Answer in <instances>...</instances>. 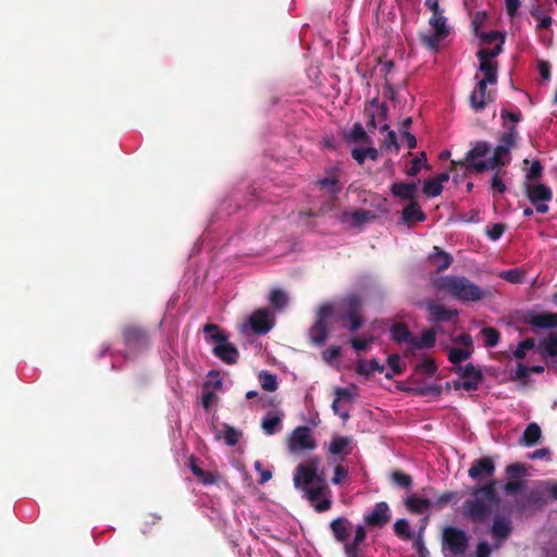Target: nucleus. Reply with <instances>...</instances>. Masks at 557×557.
Wrapping results in <instances>:
<instances>
[{
	"mask_svg": "<svg viewBox=\"0 0 557 557\" xmlns=\"http://www.w3.org/2000/svg\"><path fill=\"white\" fill-rule=\"evenodd\" d=\"M504 126L508 132L503 135L500 144L494 149L491 154L490 146L486 143H476L473 148L467 153L466 165L475 172H483L496 170L510 160V149L513 147L518 133L515 124L520 121V112L502 111Z\"/></svg>",
	"mask_w": 557,
	"mask_h": 557,
	"instance_id": "1",
	"label": "nucleus"
},
{
	"mask_svg": "<svg viewBox=\"0 0 557 557\" xmlns=\"http://www.w3.org/2000/svg\"><path fill=\"white\" fill-rule=\"evenodd\" d=\"M320 459L311 457L298 465L294 473V484L306 493L307 498L318 511H325L331 507L330 490L324 482L323 474H319Z\"/></svg>",
	"mask_w": 557,
	"mask_h": 557,
	"instance_id": "2",
	"label": "nucleus"
},
{
	"mask_svg": "<svg viewBox=\"0 0 557 557\" xmlns=\"http://www.w3.org/2000/svg\"><path fill=\"white\" fill-rule=\"evenodd\" d=\"M503 50V39L493 48H481L478 51L480 61L479 71L483 74L482 78H478V84L470 96V102L473 109L482 110L486 103L492 100V91H487V85H496L497 83V66L494 59Z\"/></svg>",
	"mask_w": 557,
	"mask_h": 557,
	"instance_id": "3",
	"label": "nucleus"
},
{
	"mask_svg": "<svg viewBox=\"0 0 557 557\" xmlns=\"http://www.w3.org/2000/svg\"><path fill=\"white\" fill-rule=\"evenodd\" d=\"M347 305L350 309V312L347 315H339L335 312V308L332 305H324L319 309L318 320L309 333L310 338L314 344L321 345L325 342L329 334V324L333 322L342 321L343 325L351 332L361 326L362 320L356 310L358 307L357 299L349 298Z\"/></svg>",
	"mask_w": 557,
	"mask_h": 557,
	"instance_id": "4",
	"label": "nucleus"
},
{
	"mask_svg": "<svg viewBox=\"0 0 557 557\" xmlns=\"http://www.w3.org/2000/svg\"><path fill=\"white\" fill-rule=\"evenodd\" d=\"M497 503L493 482L475 487L463 504L462 516L474 523L484 522Z\"/></svg>",
	"mask_w": 557,
	"mask_h": 557,
	"instance_id": "5",
	"label": "nucleus"
},
{
	"mask_svg": "<svg viewBox=\"0 0 557 557\" xmlns=\"http://www.w3.org/2000/svg\"><path fill=\"white\" fill-rule=\"evenodd\" d=\"M437 290L460 301H478L485 297V292L465 276L446 275L435 281Z\"/></svg>",
	"mask_w": 557,
	"mask_h": 557,
	"instance_id": "6",
	"label": "nucleus"
},
{
	"mask_svg": "<svg viewBox=\"0 0 557 557\" xmlns=\"http://www.w3.org/2000/svg\"><path fill=\"white\" fill-rule=\"evenodd\" d=\"M469 537L465 531L446 527L443 530V554L444 557H465L468 548Z\"/></svg>",
	"mask_w": 557,
	"mask_h": 557,
	"instance_id": "7",
	"label": "nucleus"
},
{
	"mask_svg": "<svg viewBox=\"0 0 557 557\" xmlns=\"http://www.w3.org/2000/svg\"><path fill=\"white\" fill-rule=\"evenodd\" d=\"M203 331L211 333V338L214 342L213 351L216 357L227 363H235L237 361L238 350L227 341L223 332L212 324L205 325Z\"/></svg>",
	"mask_w": 557,
	"mask_h": 557,
	"instance_id": "8",
	"label": "nucleus"
},
{
	"mask_svg": "<svg viewBox=\"0 0 557 557\" xmlns=\"http://www.w3.org/2000/svg\"><path fill=\"white\" fill-rule=\"evenodd\" d=\"M524 190L539 213L548 211V202L553 198V191L547 185L541 182H524Z\"/></svg>",
	"mask_w": 557,
	"mask_h": 557,
	"instance_id": "9",
	"label": "nucleus"
},
{
	"mask_svg": "<svg viewBox=\"0 0 557 557\" xmlns=\"http://www.w3.org/2000/svg\"><path fill=\"white\" fill-rule=\"evenodd\" d=\"M287 447L292 454L313 450L317 447V441L311 429L308 426L296 428L287 437Z\"/></svg>",
	"mask_w": 557,
	"mask_h": 557,
	"instance_id": "10",
	"label": "nucleus"
},
{
	"mask_svg": "<svg viewBox=\"0 0 557 557\" xmlns=\"http://www.w3.org/2000/svg\"><path fill=\"white\" fill-rule=\"evenodd\" d=\"M473 351L472 338L468 334H461L453 339L451 346L448 348V359L453 364L458 366L466 361Z\"/></svg>",
	"mask_w": 557,
	"mask_h": 557,
	"instance_id": "11",
	"label": "nucleus"
},
{
	"mask_svg": "<svg viewBox=\"0 0 557 557\" xmlns=\"http://www.w3.org/2000/svg\"><path fill=\"white\" fill-rule=\"evenodd\" d=\"M273 313L269 309H259L242 325V332H246L250 327L257 334H264L273 327Z\"/></svg>",
	"mask_w": 557,
	"mask_h": 557,
	"instance_id": "12",
	"label": "nucleus"
},
{
	"mask_svg": "<svg viewBox=\"0 0 557 557\" xmlns=\"http://www.w3.org/2000/svg\"><path fill=\"white\" fill-rule=\"evenodd\" d=\"M544 495H548L554 499H557V484L545 481L537 485L536 491L531 493L527 502L522 504V509L540 508L544 505Z\"/></svg>",
	"mask_w": 557,
	"mask_h": 557,
	"instance_id": "13",
	"label": "nucleus"
},
{
	"mask_svg": "<svg viewBox=\"0 0 557 557\" xmlns=\"http://www.w3.org/2000/svg\"><path fill=\"white\" fill-rule=\"evenodd\" d=\"M335 398L332 404L333 412L343 420L349 418V406L355 398V392L351 388L337 387L334 391Z\"/></svg>",
	"mask_w": 557,
	"mask_h": 557,
	"instance_id": "14",
	"label": "nucleus"
},
{
	"mask_svg": "<svg viewBox=\"0 0 557 557\" xmlns=\"http://www.w3.org/2000/svg\"><path fill=\"white\" fill-rule=\"evenodd\" d=\"M487 18V15L484 11H478L474 13L472 17V28L475 34L481 40L482 45H490L494 41H496L495 46L500 42L503 39V42L505 41V37L503 34H500L497 30H493L490 33H483L481 32V27L484 25L485 21Z\"/></svg>",
	"mask_w": 557,
	"mask_h": 557,
	"instance_id": "15",
	"label": "nucleus"
},
{
	"mask_svg": "<svg viewBox=\"0 0 557 557\" xmlns=\"http://www.w3.org/2000/svg\"><path fill=\"white\" fill-rule=\"evenodd\" d=\"M458 381L456 382V386L462 388L465 391H474L478 388L482 376L478 369H475L472 364H467L465 367L458 366Z\"/></svg>",
	"mask_w": 557,
	"mask_h": 557,
	"instance_id": "16",
	"label": "nucleus"
},
{
	"mask_svg": "<svg viewBox=\"0 0 557 557\" xmlns=\"http://www.w3.org/2000/svg\"><path fill=\"white\" fill-rule=\"evenodd\" d=\"M430 26L434 30V34L430 37H425V41L431 48H435L440 41L448 35L446 17L443 15V11L432 14Z\"/></svg>",
	"mask_w": 557,
	"mask_h": 557,
	"instance_id": "17",
	"label": "nucleus"
},
{
	"mask_svg": "<svg viewBox=\"0 0 557 557\" xmlns=\"http://www.w3.org/2000/svg\"><path fill=\"white\" fill-rule=\"evenodd\" d=\"M511 520L509 517L496 516L490 529L491 536L496 541L495 548H498L511 533Z\"/></svg>",
	"mask_w": 557,
	"mask_h": 557,
	"instance_id": "18",
	"label": "nucleus"
},
{
	"mask_svg": "<svg viewBox=\"0 0 557 557\" xmlns=\"http://www.w3.org/2000/svg\"><path fill=\"white\" fill-rule=\"evenodd\" d=\"M391 519V510L385 502L377 503L374 508L364 516V521L371 527H382Z\"/></svg>",
	"mask_w": 557,
	"mask_h": 557,
	"instance_id": "19",
	"label": "nucleus"
},
{
	"mask_svg": "<svg viewBox=\"0 0 557 557\" xmlns=\"http://www.w3.org/2000/svg\"><path fill=\"white\" fill-rule=\"evenodd\" d=\"M495 466L491 458L484 457L473 462L468 473L473 480H483L494 474Z\"/></svg>",
	"mask_w": 557,
	"mask_h": 557,
	"instance_id": "20",
	"label": "nucleus"
},
{
	"mask_svg": "<svg viewBox=\"0 0 557 557\" xmlns=\"http://www.w3.org/2000/svg\"><path fill=\"white\" fill-rule=\"evenodd\" d=\"M384 366L376 360H359L356 364V372L364 380L373 377L376 373H383Z\"/></svg>",
	"mask_w": 557,
	"mask_h": 557,
	"instance_id": "21",
	"label": "nucleus"
},
{
	"mask_svg": "<svg viewBox=\"0 0 557 557\" xmlns=\"http://www.w3.org/2000/svg\"><path fill=\"white\" fill-rule=\"evenodd\" d=\"M352 450V438L349 436L336 435L329 444L331 455H349Z\"/></svg>",
	"mask_w": 557,
	"mask_h": 557,
	"instance_id": "22",
	"label": "nucleus"
},
{
	"mask_svg": "<svg viewBox=\"0 0 557 557\" xmlns=\"http://www.w3.org/2000/svg\"><path fill=\"white\" fill-rule=\"evenodd\" d=\"M449 180L448 173H441L435 177L428 180L423 184V193L428 197H437L443 191V184Z\"/></svg>",
	"mask_w": 557,
	"mask_h": 557,
	"instance_id": "23",
	"label": "nucleus"
},
{
	"mask_svg": "<svg viewBox=\"0 0 557 557\" xmlns=\"http://www.w3.org/2000/svg\"><path fill=\"white\" fill-rule=\"evenodd\" d=\"M281 412H268L261 422V428L267 435H273L281 431L282 428Z\"/></svg>",
	"mask_w": 557,
	"mask_h": 557,
	"instance_id": "24",
	"label": "nucleus"
},
{
	"mask_svg": "<svg viewBox=\"0 0 557 557\" xmlns=\"http://www.w3.org/2000/svg\"><path fill=\"white\" fill-rule=\"evenodd\" d=\"M394 196L403 199L413 201L417 193V184L414 183H394L391 187Z\"/></svg>",
	"mask_w": 557,
	"mask_h": 557,
	"instance_id": "25",
	"label": "nucleus"
},
{
	"mask_svg": "<svg viewBox=\"0 0 557 557\" xmlns=\"http://www.w3.org/2000/svg\"><path fill=\"white\" fill-rule=\"evenodd\" d=\"M401 219L407 224L411 222H423L425 220V214L417 201H411L403 209Z\"/></svg>",
	"mask_w": 557,
	"mask_h": 557,
	"instance_id": "26",
	"label": "nucleus"
},
{
	"mask_svg": "<svg viewBox=\"0 0 557 557\" xmlns=\"http://www.w3.org/2000/svg\"><path fill=\"white\" fill-rule=\"evenodd\" d=\"M341 358H342V348L339 346H331L327 349L322 351L323 361L327 366H330L336 370L342 369Z\"/></svg>",
	"mask_w": 557,
	"mask_h": 557,
	"instance_id": "27",
	"label": "nucleus"
},
{
	"mask_svg": "<svg viewBox=\"0 0 557 557\" xmlns=\"http://www.w3.org/2000/svg\"><path fill=\"white\" fill-rule=\"evenodd\" d=\"M391 335L394 341L405 343L411 348L413 336L408 327L403 323H395L391 326Z\"/></svg>",
	"mask_w": 557,
	"mask_h": 557,
	"instance_id": "28",
	"label": "nucleus"
},
{
	"mask_svg": "<svg viewBox=\"0 0 557 557\" xmlns=\"http://www.w3.org/2000/svg\"><path fill=\"white\" fill-rule=\"evenodd\" d=\"M436 341V334L434 330L428 329L423 330L421 336L419 338L413 337L411 348L414 349H425L434 346Z\"/></svg>",
	"mask_w": 557,
	"mask_h": 557,
	"instance_id": "29",
	"label": "nucleus"
},
{
	"mask_svg": "<svg viewBox=\"0 0 557 557\" xmlns=\"http://www.w3.org/2000/svg\"><path fill=\"white\" fill-rule=\"evenodd\" d=\"M430 498L412 495L407 498L406 505L409 510L417 512V513H424L431 510L430 508Z\"/></svg>",
	"mask_w": 557,
	"mask_h": 557,
	"instance_id": "30",
	"label": "nucleus"
},
{
	"mask_svg": "<svg viewBox=\"0 0 557 557\" xmlns=\"http://www.w3.org/2000/svg\"><path fill=\"white\" fill-rule=\"evenodd\" d=\"M530 323L539 327H556L557 313L544 312L535 314L531 318Z\"/></svg>",
	"mask_w": 557,
	"mask_h": 557,
	"instance_id": "31",
	"label": "nucleus"
},
{
	"mask_svg": "<svg viewBox=\"0 0 557 557\" xmlns=\"http://www.w3.org/2000/svg\"><path fill=\"white\" fill-rule=\"evenodd\" d=\"M429 312L431 314L432 320L437 321H448L453 319L455 315H457L456 310H448L443 306L436 304H431L429 306Z\"/></svg>",
	"mask_w": 557,
	"mask_h": 557,
	"instance_id": "32",
	"label": "nucleus"
},
{
	"mask_svg": "<svg viewBox=\"0 0 557 557\" xmlns=\"http://www.w3.org/2000/svg\"><path fill=\"white\" fill-rule=\"evenodd\" d=\"M541 435V428L536 423H530L523 433L521 442L525 446H532L540 441Z\"/></svg>",
	"mask_w": 557,
	"mask_h": 557,
	"instance_id": "33",
	"label": "nucleus"
},
{
	"mask_svg": "<svg viewBox=\"0 0 557 557\" xmlns=\"http://www.w3.org/2000/svg\"><path fill=\"white\" fill-rule=\"evenodd\" d=\"M215 436L219 440H223L227 445L233 446L239 442L240 433L230 425H223Z\"/></svg>",
	"mask_w": 557,
	"mask_h": 557,
	"instance_id": "34",
	"label": "nucleus"
},
{
	"mask_svg": "<svg viewBox=\"0 0 557 557\" xmlns=\"http://www.w3.org/2000/svg\"><path fill=\"white\" fill-rule=\"evenodd\" d=\"M539 350L546 356H557V334H549L539 344Z\"/></svg>",
	"mask_w": 557,
	"mask_h": 557,
	"instance_id": "35",
	"label": "nucleus"
},
{
	"mask_svg": "<svg viewBox=\"0 0 557 557\" xmlns=\"http://www.w3.org/2000/svg\"><path fill=\"white\" fill-rule=\"evenodd\" d=\"M457 494L454 492H445L442 495L429 497L430 498V508L431 510H442L449 503L455 500Z\"/></svg>",
	"mask_w": 557,
	"mask_h": 557,
	"instance_id": "36",
	"label": "nucleus"
},
{
	"mask_svg": "<svg viewBox=\"0 0 557 557\" xmlns=\"http://www.w3.org/2000/svg\"><path fill=\"white\" fill-rule=\"evenodd\" d=\"M348 525L349 522L342 518L332 521L331 529L338 542H345L347 540Z\"/></svg>",
	"mask_w": 557,
	"mask_h": 557,
	"instance_id": "37",
	"label": "nucleus"
},
{
	"mask_svg": "<svg viewBox=\"0 0 557 557\" xmlns=\"http://www.w3.org/2000/svg\"><path fill=\"white\" fill-rule=\"evenodd\" d=\"M431 261L438 271H443L450 265L453 259L449 255L441 251L437 247H434V253L431 256Z\"/></svg>",
	"mask_w": 557,
	"mask_h": 557,
	"instance_id": "38",
	"label": "nucleus"
},
{
	"mask_svg": "<svg viewBox=\"0 0 557 557\" xmlns=\"http://www.w3.org/2000/svg\"><path fill=\"white\" fill-rule=\"evenodd\" d=\"M387 364L391 369V372L385 373L387 379H392L394 375H398L405 370V362L398 355H391L387 358Z\"/></svg>",
	"mask_w": 557,
	"mask_h": 557,
	"instance_id": "39",
	"label": "nucleus"
},
{
	"mask_svg": "<svg viewBox=\"0 0 557 557\" xmlns=\"http://www.w3.org/2000/svg\"><path fill=\"white\" fill-rule=\"evenodd\" d=\"M371 216L369 211L357 210L352 212H348L344 214V221L350 223L354 226H358L364 222H367Z\"/></svg>",
	"mask_w": 557,
	"mask_h": 557,
	"instance_id": "40",
	"label": "nucleus"
},
{
	"mask_svg": "<svg viewBox=\"0 0 557 557\" xmlns=\"http://www.w3.org/2000/svg\"><path fill=\"white\" fill-rule=\"evenodd\" d=\"M190 469L193 473L206 485L213 484L216 480L212 472H207L200 469L194 459L190 460Z\"/></svg>",
	"mask_w": 557,
	"mask_h": 557,
	"instance_id": "41",
	"label": "nucleus"
},
{
	"mask_svg": "<svg viewBox=\"0 0 557 557\" xmlns=\"http://www.w3.org/2000/svg\"><path fill=\"white\" fill-rule=\"evenodd\" d=\"M259 381L264 391L274 392L277 388V380L274 374L262 371L259 374Z\"/></svg>",
	"mask_w": 557,
	"mask_h": 557,
	"instance_id": "42",
	"label": "nucleus"
},
{
	"mask_svg": "<svg viewBox=\"0 0 557 557\" xmlns=\"http://www.w3.org/2000/svg\"><path fill=\"white\" fill-rule=\"evenodd\" d=\"M270 302L276 309H282L287 305L288 297L285 292L281 289H274L269 297Z\"/></svg>",
	"mask_w": 557,
	"mask_h": 557,
	"instance_id": "43",
	"label": "nucleus"
},
{
	"mask_svg": "<svg viewBox=\"0 0 557 557\" xmlns=\"http://www.w3.org/2000/svg\"><path fill=\"white\" fill-rule=\"evenodd\" d=\"M485 346L494 347L499 341V333L493 327H484L481 331Z\"/></svg>",
	"mask_w": 557,
	"mask_h": 557,
	"instance_id": "44",
	"label": "nucleus"
},
{
	"mask_svg": "<svg viewBox=\"0 0 557 557\" xmlns=\"http://www.w3.org/2000/svg\"><path fill=\"white\" fill-rule=\"evenodd\" d=\"M499 276L510 283H520L524 277V272L520 269H511L507 271H503L499 273Z\"/></svg>",
	"mask_w": 557,
	"mask_h": 557,
	"instance_id": "45",
	"label": "nucleus"
},
{
	"mask_svg": "<svg viewBox=\"0 0 557 557\" xmlns=\"http://www.w3.org/2000/svg\"><path fill=\"white\" fill-rule=\"evenodd\" d=\"M543 172V166L540 161H533L531 166L525 173V182H539L537 178L541 177Z\"/></svg>",
	"mask_w": 557,
	"mask_h": 557,
	"instance_id": "46",
	"label": "nucleus"
},
{
	"mask_svg": "<svg viewBox=\"0 0 557 557\" xmlns=\"http://www.w3.org/2000/svg\"><path fill=\"white\" fill-rule=\"evenodd\" d=\"M395 533L404 539H410L412 536L410 525L406 519H398L394 524Z\"/></svg>",
	"mask_w": 557,
	"mask_h": 557,
	"instance_id": "47",
	"label": "nucleus"
},
{
	"mask_svg": "<svg viewBox=\"0 0 557 557\" xmlns=\"http://www.w3.org/2000/svg\"><path fill=\"white\" fill-rule=\"evenodd\" d=\"M426 163L425 154L422 152L420 156L416 157L412 161L410 166L407 170V174L409 176H416L422 166H424Z\"/></svg>",
	"mask_w": 557,
	"mask_h": 557,
	"instance_id": "48",
	"label": "nucleus"
},
{
	"mask_svg": "<svg viewBox=\"0 0 557 557\" xmlns=\"http://www.w3.org/2000/svg\"><path fill=\"white\" fill-rule=\"evenodd\" d=\"M535 346V342L534 339L532 338H528L523 342H521L517 349L515 350V357H517L518 359H522L527 356V352L531 349H533Z\"/></svg>",
	"mask_w": 557,
	"mask_h": 557,
	"instance_id": "49",
	"label": "nucleus"
},
{
	"mask_svg": "<svg viewBox=\"0 0 557 557\" xmlns=\"http://www.w3.org/2000/svg\"><path fill=\"white\" fill-rule=\"evenodd\" d=\"M372 337H352L350 344L356 351H362L368 348Z\"/></svg>",
	"mask_w": 557,
	"mask_h": 557,
	"instance_id": "50",
	"label": "nucleus"
},
{
	"mask_svg": "<svg viewBox=\"0 0 557 557\" xmlns=\"http://www.w3.org/2000/svg\"><path fill=\"white\" fill-rule=\"evenodd\" d=\"M532 16L537 21V27L548 28L552 25V17L539 11H533Z\"/></svg>",
	"mask_w": 557,
	"mask_h": 557,
	"instance_id": "51",
	"label": "nucleus"
},
{
	"mask_svg": "<svg viewBox=\"0 0 557 557\" xmlns=\"http://www.w3.org/2000/svg\"><path fill=\"white\" fill-rule=\"evenodd\" d=\"M253 467H255L256 471H258L260 474V479H259L260 484H264L265 482L271 480L272 471L270 469H263L261 461L257 460L255 462Z\"/></svg>",
	"mask_w": 557,
	"mask_h": 557,
	"instance_id": "52",
	"label": "nucleus"
},
{
	"mask_svg": "<svg viewBox=\"0 0 557 557\" xmlns=\"http://www.w3.org/2000/svg\"><path fill=\"white\" fill-rule=\"evenodd\" d=\"M393 481L401 487H409L411 485V478L399 471L393 473Z\"/></svg>",
	"mask_w": 557,
	"mask_h": 557,
	"instance_id": "53",
	"label": "nucleus"
},
{
	"mask_svg": "<svg viewBox=\"0 0 557 557\" xmlns=\"http://www.w3.org/2000/svg\"><path fill=\"white\" fill-rule=\"evenodd\" d=\"M504 232L505 227L502 224H493L492 226H488L486 230V234L492 240L499 239Z\"/></svg>",
	"mask_w": 557,
	"mask_h": 557,
	"instance_id": "54",
	"label": "nucleus"
},
{
	"mask_svg": "<svg viewBox=\"0 0 557 557\" xmlns=\"http://www.w3.org/2000/svg\"><path fill=\"white\" fill-rule=\"evenodd\" d=\"M319 184L323 189H326L331 194H335L339 189L336 178H324L319 181Z\"/></svg>",
	"mask_w": 557,
	"mask_h": 557,
	"instance_id": "55",
	"label": "nucleus"
},
{
	"mask_svg": "<svg viewBox=\"0 0 557 557\" xmlns=\"http://www.w3.org/2000/svg\"><path fill=\"white\" fill-rule=\"evenodd\" d=\"M367 532L362 525L356 527V533L352 543H347L346 545H354L355 547H358L360 544L363 543L366 540Z\"/></svg>",
	"mask_w": 557,
	"mask_h": 557,
	"instance_id": "56",
	"label": "nucleus"
},
{
	"mask_svg": "<svg viewBox=\"0 0 557 557\" xmlns=\"http://www.w3.org/2000/svg\"><path fill=\"white\" fill-rule=\"evenodd\" d=\"M506 472L510 478L518 479L524 474L525 469L522 465L513 463L507 467Z\"/></svg>",
	"mask_w": 557,
	"mask_h": 557,
	"instance_id": "57",
	"label": "nucleus"
},
{
	"mask_svg": "<svg viewBox=\"0 0 557 557\" xmlns=\"http://www.w3.org/2000/svg\"><path fill=\"white\" fill-rule=\"evenodd\" d=\"M349 139L363 141L367 139V134L361 125L357 124L354 126L349 134Z\"/></svg>",
	"mask_w": 557,
	"mask_h": 557,
	"instance_id": "58",
	"label": "nucleus"
},
{
	"mask_svg": "<svg viewBox=\"0 0 557 557\" xmlns=\"http://www.w3.org/2000/svg\"><path fill=\"white\" fill-rule=\"evenodd\" d=\"M387 149H394L397 151L399 149V145L397 143V136L394 131H387V136L384 140Z\"/></svg>",
	"mask_w": 557,
	"mask_h": 557,
	"instance_id": "59",
	"label": "nucleus"
},
{
	"mask_svg": "<svg viewBox=\"0 0 557 557\" xmlns=\"http://www.w3.org/2000/svg\"><path fill=\"white\" fill-rule=\"evenodd\" d=\"M413 546L420 557H429V550L424 545L422 535L414 540Z\"/></svg>",
	"mask_w": 557,
	"mask_h": 557,
	"instance_id": "60",
	"label": "nucleus"
},
{
	"mask_svg": "<svg viewBox=\"0 0 557 557\" xmlns=\"http://www.w3.org/2000/svg\"><path fill=\"white\" fill-rule=\"evenodd\" d=\"M506 11L510 17H515L521 2L520 0H505Z\"/></svg>",
	"mask_w": 557,
	"mask_h": 557,
	"instance_id": "61",
	"label": "nucleus"
},
{
	"mask_svg": "<svg viewBox=\"0 0 557 557\" xmlns=\"http://www.w3.org/2000/svg\"><path fill=\"white\" fill-rule=\"evenodd\" d=\"M492 189L498 194H503L506 190V185L499 177L498 173L492 178Z\"/></svg>",
	"mask_w": 557,
	"mask_h": 557,
	"instance_id": "62",
	"label": "nucleus"
},
{
	"mask_svg": "<svg viewBox=\"0 0 557 557\" xmlns=\"http://www.w3.org/2000/svg\"><path fill=\"white\" fill-rule=\"evenodd\" d=\"M492 548L488 546L486 542H481L478 544L475 549V557H490Z\"/></svg>",
	"mask_w": 557,
	"mask_h": 557,
	"instance_id": "63",
	"label": "nucleus"
},
{
	"mask_svg": "<svg viewBox=\"0 0 557 557\" xmlns=\"http://www.w3.org/2000/svg\"><path fill=\"white\" fill-rule=\"evenodd\" d=\"M347 476V470L343 466H337L335 468V473L332 479L333 484H339Z\"/></svg>",
	"mask_w": 557,
	"mask_h": 557,
	"instance_id": "64",
	"label": "nucleus"
}]
</instances>
